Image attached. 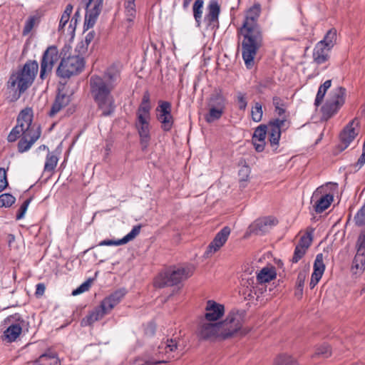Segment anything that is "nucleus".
Instances as JSON below:
<instances>
[{
  "instance_id": "f257e3e1",
  "label": "nucleus",
  "mask_w": 365,
  "mask_h": 365,
  "mask_svg": "<svg viewBox=\"0 0 365 365\" xmlns=\"http://www.w3.org/2000/svg\"><path fill=\"white\" fill-rule=\"evenodd\" d=\"M67 46H64L59 53L56 46H49L43 53L39 64L36 60H28L15 73H12L8 81V88L14 91L10 101H16L34 83L39 70V79L41 81L48 78L52 73L55 63L58 61Z\"/></svg>"
},
{
  "instance_id": "f03ea898",
  "label": "nucleus",
  "mask_w": 365,
  "mask_h": 365,
  "mask_svg": "<svg viewBox=\"0 0 365 365\" xmlns=\"http://www.w3.org/2000/svg\"><path fill=\"white\" fill-rule=\"evenodd\" d=\"M260 13V4H255L247 10L243 24L238 30L242 36V56L248 68L253 66L254 59L263 44L262 28L257 22Z\"/></svg>"
},
{
  "instance_id": "7ed1b4c3",
  "label": "nucleus",
  "mask_w": 365,
  "mask_h": 365,
  "mask_svg": "<svg viewBox=\"0 0 365 365\" xmlns=\"http://www.w3.org/2000/svg\"><path fill=\"white\" fill-rule=\"evenodd\" d=\"M89 85L91 94L98 109L102 111V115H111L114 110L112 81L108 78L94 75L91 76Z\"/></svg>"
},
{
  "instance_id": "20e7f679",
  "label": "nucleus",
  "mask_w": 365,
  "mask_h": 365,
  "mask_svg": "<svg viewBox=\"0 0 365 365\" xmlns=\"http://www.w3.org/2000/svg\"><path fill=\"white\" fill-rule=\"evenodd\" d=\"M245 314L243 312L232 310L227 315L225 320L218 322L220 339H227L240 333L245 335L247 331L242 330Z\"/></svg>"
},
{
  "instance_id": "39448f33",
  "label": "nucleus",
  "mask_w": 365,
  "mask_h": 365,
  "mask_svg": "<svg viewBox=\"0 0 365 365\" xmlns=\"http://www.w3.org/2000/svg\"><path fill=\"white\" fill-rule=\"evenodd\" d=\"M227 101L220 88H215L207 98L208 112L205 115L207 123H211L221 118L224 114Z\"/></svg>"
},
{
  "instance_id": "423d86ee",
  "label": "nucleus",
  "mask_w": 365,
  "mask_h": 365,
  "mask_svg": "<svg viewBox=\"0 0 365 365\" xmlns=\"http://www.w3.org/2000/svg\"><path fill=\"white\" fill-rule=\"evenodd\" d=\"M85 67V61L79 56L63 57L56 69V75L61 78H70L81 73Z\"/></svg>"
},
{
  "instance_id": "0eeeda50",
  "label": "nucleus",
  "mask_w": 365,
  "mask_h": 365,
  "mask_svg": "<svg viewBox=\"0 0 365 365\" xmlns=\"http://www.w3.org/2000/svg\"><path fill=\"white\" fill-rule=\"evenodd\" d=\"M33 110L31 108L23 109L18 115L17 124L9 133L7 140L10 143L15 142L18 138L25 134L26 132L33 128Z\"/></svg>"
},
{
  "instance_id": "6e6552de",
  "label": "nucleus",
  "mask_w": 365,
  "mask_h": 365,
  "mask_svg": "<svg viewBox=\"0 0 365 365\" xmlns=\"http://www.w3.org/2000/svg\"><path fill=\"white\" fill-rule=\"evenodd\" d=\"M346 88L339 86L330 95L329 100L322 108V116L328 120L335 115L345 103Z\"/></svg>"
},
{
  "instance_id": "1a4fd4ad",
  "label": "nucleus",
  "mask_w": 365,
  "mask_h": 365,
  "mask_svg": "<svg viewBox=\"0 0 365 365\" xmlns=\"http://www.w3.org/2000/svg\"><path fill=\"white\" fill-rule=\"evenodd\" d=\"M114 307V294H110L104 298L99 306L96 307L81 321L82 326H90L101 319L105 315L110 314Z\"/></svg>"
},
{
  "instance_id": "9d476101",
  "label": "nucleus",
  "mask_w": 365,
  "mask_h": 365,
  "mask_svg": "<svg viewBox=\"0 0 365 365\" xmlns=\"http://www.w3.org/2000/svg\"><path fill=\"white\" fill-rule=\"evenodd\" d=\"M192 274L193 269L191 267H179L166 274L163 279H157L155 284L160 288L177 285L182 281L190 277Z\"/></svg>"
},
{
  "instance_id": "9b49d317",
  "label": "nucleus",
  "mask_w": 365,
  "mask_h": 365,
  "mask_svg": "<svg viewBox=\"0 0 365 365\" xmlns=\"http://www.w3.org/2000/svg\"><path fill=\"white\" fill-rule=\"evenodd\" d=\"M103 0H82L85 5L86 16L84 29H89L93 27L98 19L102 8Z\"/></svg>"
},
{
  "instance_id": "f8f14e48",
  "label": "nucleus",
  "mask_w": 365,
  "mask_h": 365,
  "mask_svg": "<svg viewBox=\"0 0 365 365\" xmlns=\"http://www.w3.org/2000/svg\"><path fill=\"white\" fill-rule=\"evenodd\" d=\"M178 350V344L176 339H167L165 341H162L159 344L158 348V356L156 358L152 359L164 360L165 361H163V364L167 363L175 356Z\"/></svg>"
},
{
  "instance_id": "ddd939ff",
  "label": "nucleus",
  "mask_w": 365,
  "mask_h": 365,
  "mask_svg": "<svg viewBox=\"0 0 365 365\" xmlns=\"http://www.w3.org/2000/svg\"><path fill=\"white\" fill-rule=\"evenodd\" d=\"M197 335L200 340L220 339L218 322L212 323V322L201 320L197 327Z\"/></svg>"
},
{
  "instance_id": "4468645a",
  "label": "nucleus",
  "mask_w": 365,
  "mask_h": 365,
  "mask_svg": "<svg viewBox=\"0 0 365 365\" xmlns=\"http://www.w3.org/2000/svg\"><path fill=\"white\" fill-rule=\"evenodd\" d=\"M355 126L359 125V121L356 118L351 120L342 130L339 135L340 143L337 145V149L341 152L349 147L350 143L358 135L355 130Z\"/></svg>"
},
{
  "instance_id": "2eb2a0df",
  "label": "nucleus",
  "mask_w": 365,
  "mask_h": 365,
  "mask_svg": "<svg viewBox=\"0 0 365 365\" xmlns=\"http://www.w3.org/2000/svg\"><path fill=\"white\" fill-rule=\"evenodd\" d=\"M231 232L228 226H225L215 235L212 241L209 244L204 253L205 257H209L217 252L227 242Z\"/></svg>"
},
{
  "instance_id": "dca6fc26",
  "label": "nucleus",
  "mask_w": 365,
  "mask_h": 365,
  "mask_svg": "<svg viewBox=\"0 0 365 365\" xmlns=\"http://www.w3.org/2000/svg\"><path fill=\"white\" fill-rule=\"evenodd\" d=\"M6 321L12 322L4 331V336L8 341L13 342L16 341L21 333V324L24 322V320L19 314H15L14 315L7 317Z\"/></svg>"
},
{
  "instance_id": "f3484780",
  "label": "nucleus",
  "mask_w": 365,
  "mask_h": 365,
  "mask_svg": "<svg viewBox=\"0 0 365 365\" xmlns=\"http://www.w3.org/2000/svg\"><path fill=\"white\" fill-rule=\"evenodd\" d=\"M150 119L143 116L137 117L135 125L140 136V143L143 150H145L150 140Z\"/></svg>"
},
{
  "instance_id": "a211bd4d",
  "label": "nucleus",
  "mask_w": 365,
  "mask_h": 365,
  "mask_svg": "<svg viewBox=\"0 0 365 365\" xmlns=\"http://www.w3.org/2000/svg\"><path fill=\"white\" fill-rule=\"evenodd\" d=\"M41 128L34 124L33 128L27 131L21 137L18 143V150L19 153H24L30 149L31 145L40 138Z\"/></svg>"
},
{
  "instance_id": "6ab92c4d",
  "label": "nucleus",
  "mask_w": 365,
  "mask_h": 365,
  "mask_svg": "<svg viewBox=\"0 0 365 365\" xmlns=\"http://www.w3.org/2000/svg\"><path fill=\"white\" fill-rule=\"evenodd\" d=\"M286 120L275 118L271 120L268 124L269 141L272 148H277L281 138V129Z\"/></svg>"
},
{
  "instance_id": "aec40b11",
  "label": "nucleus",
  "mask_w": 365,
  "mask_h": 365,
  "mask_svg": "<svg viewBox=\"0 0 365 365\" xmlns=\"http://www.w3.org/2000/svg\"><path fill=\"white\" fill-rule=\"evenodd\" d=\"M225 314V306L214 300H208L206 303L205 319L207 322H216Z\"/></svg>"
},
{
  "instance_id": "412c9836",
  "label": "nucleus",
  "mask_w": 365,
  "mask_h": 365,
  "mask_svg": "<svg viewBox=\"0 0 365 365\" xmlns=\"http://www.w3.org/2000/svg\"><path fill=\"white\" fill-rule=\"evenodd\" d=\"M278 220L272 216H267L257 219L252 225V232L256 235H262L267 232L272 227L277 225Z\"/></svg>"
},
{
  "instance_id": "4be33fe9",
  "label": "nucleus",
  "mask_w": 365,
  "mask_h": 365,
  "mask_svg": "<svg viewBox=\"0 0 365 365\" xmlns=\"http://www.w3.org/2000/svg\"><path fill=\"white\" fill-rule=\"evenodd\" d=\"M313 269L309 282V287L311 289H313L318 284L325 270V264L324 263V256L322 253L317 255L313 265Z\"/></svg>"
},
{
  "instance_id": "5701e85b",
  "label": "nucleus",
  "mask_w": 365,
  "mask_h": 365,
  "mask_svg": "<svg viewBox=\"0 0 365 365\" xmlns=\"http://www.w3.org/2000/svg\"><path fill=\"white\" fill-rule=\"evenodd\" d=\"M267 129V125L261 124L254 131L252 141L257 152H262L264 149Z\"/></svg>"
},
{
  "instance_id": "b1692460",
  "label": "nucleus",
  "mask_w": 365,
  "mask_h": 365,
  "mask_svg": "<svg viewBox=\"0 0 365 365\" xmlns=\"http://www.w3.org/2000/svg\"><path fill=\"white\" fill-rule=\"evenodd\" d=\"M331 51V49L323 46L322 43H319L317 42L314 46L312 52V63L319 66L329 61L330 58L329 53Z\"/></svg>"
},
{
  "instance_id": "393cba45",
  "label": "nucleus",
  "mask_w": 365,
  "mask_h": 365,
  "mask_svg": "<svg viewBox=\"0 0 365 365\" xmlns=\"http://www.w3.org/2000/svg\"><path fill=\"white\" fill-rule=\"evenodd\" d=\"M71 96L63 93L62 91L58 90V93L56 96L54 102L51 106V108L48 113L50 117L54 116L58 113L62 108L68 106L71 101Z\"/></svg>"
},
{
  "instance_id": "a878e982",
  "label": "nucleus",
  "mask_w": 365,
  "mask_h": 365,
  "mask_svg": "<svg viewBox=\"0 0 365 365\" xmlns=\"http://www.w3.org/2000/svg\"><path fill=\"white\" fill-rule=\"evenodd\" d=\"M220 6L217 0H211L207 6V13L205 16V21L208 26L218 23Z\"/></svg>"
},
{
  "instance_id": "bb28decb",
  "label": "nucleus",
  "mask_w": 365,
  "mask_h": 365,
  "mask_svg": "<svg viewBox=\"0 0 365 365\" xmlns=\"http://www.w3.org/2000/svg\"><path fill=\"white\" fill-rule=\"evenodd\" d=\"M312 198L317 199L314 203V210L317 213H322L327 210L334 200L333 194L328 193L318 197V194L314 192Z\"/></svg>"
},
{
  "instance_id": "cd10ccee",
  "label": "nucleus",
  "mask_w": 365,
  "mask_h": 365,
  "mask_svg": "<svg viewBox=\"0 0 365 365\" xmlns=\"http://www.w3.org/2000/svg\"><path fill=\"white\" fill-rule=\"evenodd\" d=\"M135 0H125L124 13L126 16L123 25L128 29L132 27L134 19L136 16Z\"/></svg>"
},
{
  "instance_id": "c85d7f7f",
  "label": "nucleus",
  "mask_w": 365,
  "mask_h": 365,
  "mask_svg": "<svg viewBox=\"0 0 365 365\" xmlns=\"http://www.w3.org/2000/svg\"><path fill=\"white\" fill-rule=\"evenodd\" d=\"M357 245L358 250L354 257V263L356 268L364 269L365 267V231L359 235Z\"/></svg>"
},
{
  "instance_id": "c756f323",
  "label": "nucleus",
  "mask_w": 365,
  "mask_h": 365,
  "mask_svg": "<svg viewBox=\"0 0 365 365\" xmlns=\"http://www.w3.org/2000/svg\"><path fill=\"white\" fill-rule=\"evenodd\" d=\"M337 31L334 28L330 29L324 35L323 39L319 41V43H322L323 46L332 49L336 43Z\"/></svg>"
},
{
  "instance_id": "7c9ffc66",
  "label": "nucleus",
  "mask_w": 365,
  "mask_h": 365,
  "mask_svg": "<svg viewBox=\"0 0 365 365\" xmlns=\"http://www.w3.org/2000/svg\"><path fill=\"white\" fill-rule=\"evenodd\" d=\"M58 161V156L53 152L48 151L46 157L43 171L45 173H53L56 168Z\"/></svg>"
},
{
  "instance_id": "2f4dec72",
  "label": "nucleus",
  "mask_w": 365,
  "mask_h": 365,
  "mask_svg": "<svg viewBox=\"0 0 365 365\" xmlns=\"http://www.w3.org/2000/svg\"><path fill=\"white\" fill-rule=\"evenodd\" d=\"M276 277L274 271L269 267L262 268L257 274V282L260 284L268 282L272 280Z\"/></svg>"
},
{
  "instance_id": "473e14b6",
  "label": "nucleus",
  "mask_w": 365,
  "mask_h": 365,
  "mask_svg": "<svg viewBox=\"0 0 365 365\" xmlns=\"http://www.w3.org/2000/svg\"><path fill=\"white\" fill-rule=\"evenodd\" d=\"M331 81L327 80L323 84H322L319 86L314 101V105L316 106H319L322 103L324 97L327 93V91L331 87Z\"/></svg>"
},
{
  "instance_id": "72a5a7b5",
  "label": "nucleus",
  "mask_w": 365,
  "mask_h": 365,
  "mask_svg": "<svg viewBox=\"0 0 365 365\" xmlns=\"http://www.w3.org/2000/svg\"><path fill=\"white\" fill-rule=\"evenodd\" d=\"M141 225H135L132 230L122 239L115 240V246L128 243L129 241L133 240L140 232Z\"/></svg>"
},
{
  "instance_id": "f704fd0d",
  "label": "nucleus",
  "mask_w": 365,
  "mask_h": 365,
  "mask_svg": "<svg viewBox=\"0 0 365 365\" xmlns=\"http://www.w3.org/2000/svg\"><path fill=\"white\" fill-rule=\"evenodd\" d=\"M203 3L202 0H196L192 7L193 16L197 27L201 25Z\"/></svg>"
},
{
  "instance_id": "c9c22d12",
  "label": "nucleus",
  "mask_w": 365,
  "mask_h": 365,
  "mask_svg": "<svg viewBox=\"0 0 365 365\" xmlns=\"http://www.w3.org/2000/svg\"><path fill=\"white\" fill-rule=\"evenodd\" d=\"M172 106L171 103L168 101H160L159 105L156 108V111L159 113L157 117H164L172 115L171 114Z\"/></svg>"
},
{
  "instance_id": "e433bc0d",
  "label": "nucleus",
  "mask_w": 365,
  "mask_h": 365,
  "mask_svg": "<svg viewBox=\"0 0 365 365\" xmlns=\"http://www.w3.org/2000/svg\"><path fill=\"white\" fill-rule=\"evenodd\" d=\"M274 365H300L292 356L281 354L277 356Z\"/></svg>"
},
{
  "instance_id": "4c0bfd02",
  "label": "nucleus",
  "mask_w": 365,
  "mask_h": 365,
  "mask_svg": "<svg viewBox=\"0 0 365 365\" xmlns=\"http://www.w3.org/2000/svg\"><path fill=\"white\" fill-rule=\"evenodd\" d=\"M72 11H73V6L71 4H68L66 6V9H65L63 13L62 14L61 19H60V22H59V25H58L59 31L64 29L66 24L69 21Z\"/></svg>"
},
{
  "instance_id": "58836bf2",
  "label": "nucleus",
  "mask_w": 365,
  "mask_h": 365,
  "mask_svg": "<svg viewBox=\"0 0 365 365\" xmlns=\"http://www.w3.org/2000/svg\"><path fill=\"white\" fill-rule=\"evenodd\" d=\"M263 115L262 106L259 102H256L252 108L251 116L253 121L258 123L262 120Z\"/></svg>"
},
{
  "instance_id": "ea45409f",
  "label": "nucleus",
  "mask_w": 365,
  "mask_h": 365,
  "mask_svg": "<svg viewBox=\"0 0 365 365\" xmlns=\"http://www.w3.org/2000/svg\"><path fill=\"white\" fill-rule=\"evenodd\" d=\"M150 103H144V101H141L138 108L136 115L137 117H140L141 115L143 118H150Z\"/></svg>"
},
{
  "instance_id": "a19ab883",
  "label": "nucleus",
  "mask_w": 365,
  "mask_h": 365,
  "mask_svg": "<svg viewBox=\"0 0 365 365\" xmlns=\"http://www.w3.org/2000/svg\"><path fill=\"white\" fill-rule=\"evenodd\" d=\"M161 123V128L164 131H170L173 125L174 119L172 115L164 117H157Z\"/></svg>"
},
{
  "instance_id": "79ce46f5",
  "label": "nucleus",
  "mask_w": 365,
  "mask_h": 365,
  "mask_svg": "<svg viewBox=\"0 0 365 365\" xmlns=\"http://www.w3.org/2000/svg\"><path fill=\"white\" fill-rule=\"evenodd\" d=\"M16 201V198L10 193H4L0 195V207H9Z\"/></svg>"
},
{
  "instance_id": "37998d69",
  "label": "nucleus",
  "mask_w": 365,
  "mask_h": 365,
  "mask_svg": "<svg viewBox=\"0 0 365 365\" xmlns=\"http://www.w3.org/2000/svg\"><path fill=\"white\" fill-rule=\"evenodd\" d=\"M250 174V168L247 165H243L238 171L239 180L242 187H245L244 182H247L249 179Z\"/></svg>"
},
{
  "instance_id": "c03bdc74",
  "label": "nucleus",
  "mask_w": 365,
  "mask_h": 365,
  "mask_svg": "<svg viewBox=\"0 0 365 365\" xmlns=\"http://www.w3.org/2000/svg\"><path fill=\"white\" fill-rule=\"evenodd\" d=\"M38 17L37 16H31L26 21L24 27L23 29L24 35L28 34L34 28L36 22L38 20Z\"/></svg>"
},
{
  "instance_id": "a18cd8bd",
  "label": "nucleus",
  "mask_w": 365,
  "mask_h": 365,
  "mask_svg": "<svg viewBox=\"0 0 365 365\" xmlns=\"http://www.w3.org/2000/svg\"><path fill=\"white\" fill-rule=\"evenodd\" d=\"M331 351L329 345L323 344L319 346L315 352V356L322 358H328L331 356Z\"/></svg>"
},
{
  "instance_id": "49530a36",
  "label": "nucleus",
  "mask_w": 365,
  "mask_h": 365,
  "mask_svg": "<svg viewBox=\"0 0 365 365\" xmlns=\"http://www.w3.org/2000/svg\"><path fill=\"white\" fill-rule=\"evenodd\" d=\"M32 200L31 197L28 198L26 200L23 204L20 206L19 209L18 210V212L16 215V219L17 220L22 219L24 217V215L28 209V207L29 204L31 203Z\"/></svg>"
},
{
  "instance_id": "de8ad7c7",
  "label": "nucleus",
  "mask_w": 365,
  "mask_h": 365,
  "mask_svg": "<svg viewBox=\"0 0 365 365\" xmlns=\"http://www.w3.org/2000/svg\"><path fill=\"white\" fill-rule=\"evenodd\" d=\"M305 279H306V272L304 271L299 272L297 275L296 286H297V291H299L300 294H302Z\"/></svg>"
},
{
  "instance_id": "09e8293b",
  "label": "nucleus",
  "mask_w": 365,
  "mask_h": 365,
  "mask_svg": "<svg viewBox=\"0 0 365 365\" xmlns=\"http://www.w3.org/2000/svg\"><path fill=\"white\" fill-rule=\"evenodd\" d=\"M312 241V237L311 233H307L301 237L297 246H300L305 250H307L310 246Z\"/></svg>"
},
{
  "instance_id": "8fccbe9b",
  "label": "nucleus",
  "mask_w": 365,
  "mask_h": 365,
  "mask_svg": "<svg viewBox=\"0 0 365 365\" xmlns=\"http://www.w3.org/2000/svg\"><path fill=\"white\" fill-rule=\"evenodd\" d=\"M306 250L304 248L300 246H296L294 252V255L292 259V263L298 262L305 255Z\"/></svg>"
},
{
  "instance_id": "3c124183",
  "label": "nucleus",
  "mask_w": 365,
  "mask_h": 365,
  "mask_svg": "<svg viewBox=\"0 0 365 365\" xmlns=\"http://www.w3.org/2000/svg\"><path fill=\"white\" fill-rule=\"evenodd\" d=\"M237 101L238 104V108L240 110H245L247 106L246 93L239 92L237 95Z\"/></svg>"
},
{
  "instance_id": "603ef678",
  "label": "nucleus",
  "mask_w": 365,
  "mask_h": 365,
  "mask_svg": "<svg viewBox=\"0 0 365 365\" xmlns=\"http://www.w3.org/2000/svg\"><path fill=\"white\" fill-rule=\"evenodd\" d=\"M91 286L90 281H86L81 284L77 289L73 290L72 295L76 296L88 290Z\"/></svg>"
},
{
  "instance_id": "864d4df0",
  "label": "nucleus",
  "mask_w": 365,
  "mask_h": 365,
  "mask_svg": "<svg viewBox=\"0 0 365 365\" xmlns=\"http://www.w3.org/2000/svg\"><path fill=\"white\" fill-rule=\"evenodd\" d=\"M364 164H365V152L362 151V153H361V156L359 157V158L358 159L357 162L356 163L351 165V166L355 169V170H359L364 166Z\"/></svg>"
},
{
  "instance_id": "5fc2aeb1",
  "label": "nucleus",
  "mask_w": 365,
  "mask_h": 365,
  "mask_svg": "<svg viewBox=\"0 0 365 365\" xmlns=\"http://www.w3.org/2000/svg\"><path fill=\"white\" fill-rule=\"evenodd\" d=\"M3 175L1 178H0V192H2L9 185L7 178H6V171L4 168L1 170Z\"/></svg>"
},
{
  "instance_id": "6e6d98bb",
  "label": "nucleus",
  "mask_w": 365,
  "mask_h": 365,
  "mask_svg": "<svg viewBox=\"0 0 365 365\" xmlns=\"http://www.w3.org/2000/svg\"><path fill=\"white\" fill-rule=\"evenodd\" d=\"M46 290V286L43 283H38L36 286L35 295L38 297L43 295Z\"/></svg>"
},
{
  "instance_id": "4d7b16f0",
  "label": "nucleus",
  "mask_w": 365,
  "mask_h": 365,
  "mask_svg": "<svg viewBox=\"0 0 365 365\" xmlns=\"http://www.w3.org/2000/svg\"><path fill=\"white\" fill-rule=\"evenodd\" d=\"M127 291L124 288L115 291V304L118 302L120 299L125 295Z\"/></svg>"
},
{
  "instance_id": "13d9d810",
  "label": "nucleus",
  "mask_w": 365,
  "mask_h": 365,
  "mask_svg": "<svg viewBox=\"0 0 365 365\" xmlns=\"http://www.w3.org/2000/svg\"><path fill=\"white\" fill-rule=\"evenodd\" d=\"M95 37V33L94 31H90L88 32L86 36H85L84 41L86 44V46H88L90 43L93 40Z\"/></svg>"
},
{
  "instance_id": "bf43d9fd",
  "label": "nucleus",
  "mask_w": 365,
  "mask_h": 365,
  "mask_svg": "<svg viewBox=\"0 0 365 365\" xmlns=\"http://www.w3.org/2000/svg\"><path fill=\"white\" fill-rule=\"evenodd\" d=\"M43 358L55 360L58 357H57V355L53 353H44L40 356L39 359H43Z\"/></svg>"
},
{
  "instance_id": "052dcab7",
  "label": "nucleus",
  "mask_w": 365,
  "mask_h": 365,
  "mask_svg": "<svg viewBox=\"0 0 365 365\" xmlns=\"http://www.w3.org/2000/svg\"><path fill=\"white\" fill-rule=\"evenodd\" d=\"M98 245L99 246H106V245L112 246V245H114V239L105 240L101 241L98 243Z\"/></svg>"
},
{
  "instance_id": "680f3d73",
  "label": "nucleus",
  "mask_w": 365,
  "mask_h": 365,
  "mask_svg": "<svg viewBox=\"0 0 365 365\" xmlns=\"http://www.w3.org/2000/svg\"><path fill=\"white\" fill-rule=\"evenodd\" d=\"M142 101H144V103H150V95L148 91L144 92Z\"/></svg>"
},
{
  "instance_id": "e2e57ef3",
  "label": "nucleus",
  "mask_w": 365,
  "mask_h": 365,
  "mask_svg": "<svg viewBox=\"0 0 365 365\" xmlns=\"http://www.w3.org/2000/svg\"><path fill=\"white\" fill-rule=\"evenodd\" d=\"M272 101H273V104H274L275 108H277V107L283 106V104L282 103L281 99L279 97H277V96L273 97Z\"/></svg>"
},
{
  "instance_id": "0e129e2a",
  "label": "nucleus",
  "mask_w": 365,
  "mask_h": 365,
  "mask_svg": "<svg viewBox=\"0 0 365 365\" xmlns=\"http://www.w3.org/2000/svg\"><path fill=\"white\" fill-rule=\"evenodd\" d=\"M275 110H276L277 113L278 114V115H279V116L284 115L285 113V109L282 106H279V107L277 106V108H275Z\"/></svg>"
},
{
  "instance_id": "69168bd1",
  "label": "nucleus",
  "mask_w": 365,
  "mask_h": 365,
  "mask_svg": "<svg viewBox=\"0 0 365 365\" xmlns=\"http://www.w3.org/2000/svg\"><path fill=\"white\" fill-rule=\"evenodd\" d=\"M192 1V0H183V4H182L183 9H187Z\"/></svg>"
},
{
  "instance_id": "338daca9",
  "label": "nucleus",
  "mask_w": 365,
  "mask_h": 365,
  "mask_svg": "<svg viewBox=\"0 0 365 365\" xmlns=\"http://www.w3.org/2000/svg\"><path fill=\"white\" fill-rule=\"evenodd\" d=\"M51 365H61V364L58 358H57L55 360H53V363H51Z\"/></svg>"
},
{
  "instance_id": "774afa93",
  "label": "nucleus",
  "mask_w": 365,
  "mask_h": 365,
  "mask_svg": "<svg viewBox=\"0 0 365 365\" xmlns=\"http://www.w3.org/2000/svg\"><path fill=\"white\" fill-rule=\"evenodd\" d=\"M38 150H47L48 152L49 151L48 147L46 145H40L38 147Z\"/></svg>"
}]
</instances>
